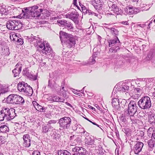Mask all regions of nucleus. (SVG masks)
Listing matches in <instances>:
<instances>
[{
  "mask_svg": "<svg viewBox=\"0 0 155 155\" xmlns=\"http://www.w3.org/2000/svg\"><path fill=\"white\" fill-rule=\"evenodd\" d=\"M68 151L65 150H60L58 152V155H68Z\"/></svg>",
  "mask_w": 155,
  "mask_h": 155,
  "instance_id": "ea45409f",
  "label": "nucleus"
},
{
  "mask_svg": "<svg viewBox=\"0 0 155 155\" xmlns=\"http://www.w3.org/2000/svg\"><path fill=\"white\" fill-rule=\"evenodd\" d=\"M22 64L20 62L18 63L15 66V68L12 71L14 77L18 76L21 71Z\"/></svg>",
  "mask_w": 155,
  "mask_h": 155,
  "instance_id": "9b49d317",
  "label": "nucleus"
},
{
  "mask_svg": "<svg viewBox=\"0 0 155 155\" xmlns=\"http://www.w3.org/2000/svg\"><path fill=\"white\" fill-rule=\"evenodd\" d=\"M34 22L36 23H37L38 24V25H40L42 24H44L46 22V21L44 20H41V21H40L39 22H38V21L35 20Z\"/></svg>",
  "mask_w": 155,
  "mask_h": 155,
  "instance_id": "3c124183",
  "label": "nucleus"
},
{
  "mask_svg": "<svg viewBox=\"0 0 155 155\" xmlns=\"http://www.w3.org/2000/svg\"><path fill=\"white\" fill-rule=\"evenodd\" d=\"M107 41L109 46L111 47L109 49V52L115 53L119 50L121 43L117 37L114 39H108Z\"/></svg>",
  "mask_w": 155,
  "mask_h": 155,
  "instance_id": "39448f33",
  "label": "nucleus"
},
{
  "mask_svg": "<svg viewBox=\"0 0 155 155\" xmlns=\"http://www.w3.org/2000/svg\"><path fill=\"white\" fill-rule=\"evenodd\" d=\"M59 122L61 127L64 129H67L68 124V117H65L61 118Z\"/></svg>",
  "mask_w": 155,
  "mask_h": 155,
  "instance_id": "aec40b11",
  "label": "nucleus"
},
{
  "mask_svg": "<svg viewBox=\"0 0 155 155\" xmlns=\"http://www.w3.org/2000/svg\"><path fill=\"white\" fill-rule=\"evenodd\" d=\"M15 34H13L12 35H10V38L12 40V37L13 40L14 41H16L17 38L15 37Z\"/></svg>",
  "mask_w": 155,
  "mask_h": 155,
  "instance_id": "6e6d98bb",
  "label": "nucleus"
},
{
  "mask_svg": "<svg viewBox=\"0 0 155 155\" xmlns=\"http://www.w3.org/2000/svg\"><path fill=\"white\" fill-rule=\"evenodd\" d=\"M134 115H132L131 114H128V117H129V119L131 120V121L134 120L135 119V117L134 116Z\"/></svg>",
  "mask_w": 155,
  "mask_h": 155,
  "instance_id": "603ef678",
  "label": "nucleus"
},
{
  "mask_svg": "<svg viewBox=\"0 0 155 155\" xmlns=\"http://www.w3.org/2000/svg\"><path fill=\"white\" fill-rule=\"evenodd\" d=\"M151 136L152 139H155V127H154L153 131L152 132V133Z\"/></svg>",
  "mask_w": 155,
  "mask_h": 155,
  "instance_id": "e2e57ef3",
  "label": "nucleus"
},
{
  "mask_svg": "<svg viewBox=\"0 0 155 155\" xmlns=\"http://www.w3.org/2000/svg\"><path fill=\"white\" fill-rule=\"evenodd\" d=\"M143 144L141 142H138L134 146L133 150L134 153L136 154H138L141 151L143 147Z\"/></svg>",
  "mask_w": 155,
  "mask_h": 155,
  "instance_id": "9d476101",
  "label": "nucleus"
},
{
  "mask_svg": "<svg viewBox=\"0 0 155 155\" xmlns=\"http://www.w3.org/2000/svg\"><path fill=\"white\" fill-rule=\"evenodd\" d=\"M71 12L69 14H68V18L70 19H77L78 18V17L79 15L78 13L76 11V10L74 9H71L69 10Z\"/></svg>",
  "mask_w": 155,
  "mask_h": 155,
  "instance_id": "a211bd4d",
  "label": "nucleus"
},
{
  "mask_svg": "<svg viewBox=\"0 0 155 155\" xmlns=\"http://www.w3.org/2000/svg\"><path fill=\"white\" fill-rule=\"evenodd\" d=\"M15 41H17L18 44L20 45H22L23 43V39L20 38H17Z\"/></svg>",
  "mask_w": 155,
  "mask_h": 155,
  "instance_id": "09e8293b",
  "label": "nucleus"
},
{
  "mask_svg": "<svg viewBox=\"0 0 155 155\" xmlns=\"http://www.w3.org/2000/svg\"><path fill=\"white\" fill-rule=\"evenodd\" d=\"M35 108L38 111L41 112L44 111V110L46 109L45 107H43L38 104L37 106H35Z\"/></svg>",
  "mask_w": 155,
  "mask_h": 155,
  "instance_id": "2f4dec72",
  "label": "nucleus"
},
{
  "mask_svg": "<svg viewBox=\"0 0 155 155\" xmlns=\"http://www.w3.org/2000/svg\"><path fill=\"white\" fill-rule=\"evenodd\" d=\"M140 7L141 8H140V9L141 10V9H142L143 8H145V7H149V5L142 4H140Z\"/></svg>",
  "mask_w": 155,
  "mask_h": 155,
  "instance_id": "4d7b16f0",
  "label": "nucleus"
},
{
  "mask_svg": "<svg viewBox=\"0 0 155 155\" xmlns=\"http://www.w3.org/2000/svg\"><path fill=\"white\" fill-rule=\"evenodd\" d=\"M104 151L102 150H99V152H97L98 155H105L104 153Z\"/></svg>",
  "mask_w": 155,
  "mask_h": 155,
  "instance_id": "bf43d9fd",
  "label": "nucleus"
},
{
  "mask_svg": "<svg viewBox=\"0 0 155 155\" xmlns=\"http://www.w3.org/2000/svg\"><path fill=\"white\" fill-rule=\"evenodd\" d=\"M142 155H152L151 154H150V153L148 151H145L144 153Z\"/></svg>",
  "mask_w": 155,
  "mask_h": 155,
  "instance_id": "774afa93",
  "label": "nucleus"
},
{
  "mask_svg": "<svg viewBox=\"0 0 155 155\" xmlns=\"http://www.w3.org/2000/svg\"><path fill=\"white\" fill-rule=\"evenodd\" d=\"M81 20H74V21L75 23L78 24L79 25L81 26V24L80 23V22L81 21Z\"/></svg>",
  "mask_w": 155,
  "mask_h": 155,
  "instance_id": "680f3d73",
  "label": "nucleus"
},
{
  "mask_svg": "<svg viewBox=\"0 0 155 155\" xmlns=\"http://www.w3.org/2000/svg\"><path fill=\"white\" fill-rule=\"evenodd\" d=\"M154 127H150L148 129L147 132L148 135L149 136H151L152 133V132L153 131Z\"/></svg>",
  "mask_w": 155,
  "mask_h": 155,
  "instance_id": "c03bdc74",
  "label": "nucleus"
},
{
  "mask_svg": "<svg viewBox=\"0 0 155 155\" xmlns=\"http://www.w3.org/2000/svg\"><path fill=\"white\" fill-rule=\"evenodd\" d=\"M113 11H114L115 13H117V15H118L119 13H120L119 12V9L117 6L114 8V9Z\"/></svg>",
  "mask_w": 155,
  "mask_h": 155,
  "instance_id": "864d4df0",
  "label": "nucleus"
},
{
  "mask_svg": "<svg viewBox=\"0 0 155 155\" xmlns=\"http://www.w3.org/2000/svg\"><path fill=\"white\" fill-rule=\"evenodd\" d=\"M109 31L111 34L113 36H115V37H117L119 35V31L118 30L114 28H109Z\"/></svg>",
  "mask_w": 155,
  "mask_h": 155,
  "instance_id": "bb28decb",
  "label": "nucleus"
},
{
  "mask_svg": "<svg viewBox=\"0 0 155 155\" xmlns=\"http://www.w3.org/2000/svg\"><path fill=\"white\" fill-rule=\"evenodd\" d=\"M38 6L37 5H34L32 6L31 7H30L29 8H27L28 9L30 10L29 11H36L35 10L37 9H38Z\"/></svg>",
  "mask_w": 155,
  "mask_h": 155,
  "instance_id": "a18cd8bd",
  "label": "nucleus"
},
{
  "mask_svg": "<svg viewBox=\"0 0 155 155\" xmlns=\"http://www.w3.org/2000/svg\"><path fill=\"white\" fill-rule=\"evenodd\" d=\"M15 22V28H16V27H17V28H21V27H23V25L22 23L21 22L19 21V22L18 21H16V20H13Z\"/></svg>",
  "mask_w": 155,
  "mask_h": 155,
  "instance_id": "7c9ffc66",
  "label": "nucleus"
},
{
  "mask_svg": "<svg viewBox=\"0 0 155 155\" xmlns=\"http://www.w3.org/2000/svg\"><path fill=\"white\" fill-rule=\"evenodd\" d=\"M7 27L10 30H16L17 28H15V22L13 20H10L7 23Z\"/></svg>",
  "mask_w": 155,
  "mask_h": 155,
  "instance_id": "b1692460",
  "label": "nucleus"
},
{
  "mask_svg": "<svg viewBox=\"0 0 155 155\" xmlns=\"http://www.w3.org/2000/svg\"><path fill=\"white\" fill-rule=\"evenodd\" d=\"M43 132L46 133L48 132L49 129V128L47 126H44L42 128Z\"/></svg>",
  "mask_w": 155,
  "mask_h": 155,
  "instance_id": "8fccbe9b",
  "label": "nucleus"
},
{
  "mask_svg": "<svg viewBox=\"0 0 155 155\" xmlns=\"http://www.w3.org/2000/svg\"><path fill=\"white\" fill-rule=\"evenodd\" d=\"M154 52L153 50L149 51L147 53L146 58L144 59V61L151 60L154 57Z\"/></svg>",
  "mask_w": 155,
  "mask_h": 155,
  "instance_id": "4be33fe9",
  "label": "nucleus"
},
{
  "mask_svg": "<svg viewBox=\"0 0 155 155\" xmlns=\"http://www.w3.org/2000/svg\"><path fill=\"white\" fill-rule=\"evenodd\" d=\"M134 14H136L140 12V10L138 8H134Z\"/></svg>",
  "mask_w": 155,
  "mask_h": 155,
  "instance_id": "13d9d810",
  "label": "nucleus"
},
{
  "mask_svg": "<svg viewBox=\"0 0 155 155\" xmlns=\"http://www.w3.org/2000/svg\"><path fill=\"white\" fill-rule=\"evenodd\" d=\"M24 9V10H22V13L20 14L21 15V19L22 18L25 19H32L35 18L36 19L40 16L41 13L43 11V9L42 8L40 9L39 11L36 10L35 11H29L30 10L28 9L27 8H25Z\"/></svg>",
  "mask_w": 155,
  "mask_h": 155,
  "instance_id": "f03ea898",
  "label": "nucleus"
},
{
  "mask_svg": "<svg viewBox=\"0 0 155 155\" xmlns=\"http://www.w3.org/2000/svg\"><path fill=\"white\" fill-rule=\"evenodd\" d=\"M148 144L150 150H151L155 147V140H153L152 139L148 141Z\"/></svg>",
  "mask_w": 155,
  "mask_h": 155,
  "instance_id": "cd10ccee",
  "label": "nucleus"
},
{
  "mask_svg": "<svg viewBox=\"0 0 155 155\" xmlns=\"http://www.w3.org/2000/svg\"><path fill=\"white\" fill-rule=\"evenodd\" d=\"M5 140V137L2 136H0V143H4Z\"/></svg>",
  "mask_w": 155,
  "mask_h": 155,
  "instance_id": "5fc2aeb1",
  "label": "nucleus"
},
{
  "mask_svg": "<svg viewBox=\"0 0 155 155\" xmlns=\"http://www.w3.org/2000/svg\"><path fill=\"white\" fill-rule=\"evenodd\" d=\"M120 106H121L123 108H125V106H127L128 105L125 99L121 100L120 99Z\"/></svg>",
  "mask_w": 155,
  "mask_h": 155,
  "instance_id": "473e14b6",
  "label": "nucleus"
},
{
  "mask_svg": "<svg viewBox=\"0 0 155 155\" xmlns=\"http://www.w3.org/2000/svg\"><path fill=\"white\" fill-rule=\"evenodd\" d=\"M108 5L110 9L112 11H113L117 6L115 4H113L112 2L110 1L108 2Z\"/></svg>",
  "mask_w": 155,
  "mask_h": 155,
  "instance_id": "72a5a7b5",
  "label": "nucleus"
},
{
  "mask_svg": "<svg viewBox=\"0 0 155 155\" xmlns=\"http://www.w3.org/2000/svg\"><path fill=\"white\" fill-rule=\"evenodd\" d=\"M23 75L26 76L28 77H29L30 78H31L29 74V72L27 71V70L26 68H25L23 70Z\"/></svg>",
  "mask_w": 155,
  "mask_h": 155,
  "instance_id": "49530a36",
  "label": "nucleus"
},
{
  "mask_svg": "<svg viewBox=\"0 0 155 155\" xmlns=\"http://www.w3.org/2000/svg\"><path fill=\"white\" fill-rule=\"evenodd\" d=\"M27 86V84L25 82H19L18 84V91L20 92L23 93L24 91L25 88L26 86Z\"/></svg>",
  "mask_w": 155,
  "mask_h": 155,
  "instance_id": "412c9836",
  "label": "nucleus"
},
{
  "mask_svg": "<svg viewBox=\"0 0 155 155\" xmlns=\"http://www.w3.org/2000/svg\"><path fill=\"white\" fill-rule=\"evenodd\" d=\"M119 118L120 122L124 123L127 121V117L124 114H122Z\"/></svg>",
  "mask_w": 155,
  "mask_h": 155,
  "instance_id": "f704fd0d",
  "label": "nucleus"
},
{
  "mask_svg": "<svg viewBox=\"0 0 155 155\" xmlns=\"http://www.w3.org/2000/svg\"><path fill=\"white\" fill-rule=\"evenodd\" d=\"M120 100L117 98H113L111 103L113 108L115 110H120Z\"/></svg>",
  "mask_w": 155,
  "mask_h": 155,
  "instance_id": "4468645a",
  "label": "nucleus"
},
{
  "mask_svg": "<svg viewBox=\"0 0 155 155\" xmlns=\"http://www.w3.org/2000/svg\"><path fill=\"white\" fill-rule=\"evenodd\" d=\"M73 124V126H74L72 127L73 130H77V128L75 129V127H74V126H75V127H76V125L77 124V121L73 117H72L71 118L68 117V124Z\"/></svg>",
  "mask_w": 155,
  "mask_h": 155,
  "instance_id": "393cba45",
  "label": "nucleus"
},
{
  "mask_svg": "<svg viewBox=\"0 0 155 155\" xmlns=\"http://www.w3.org/2000/svg\"><path fill=\"white\" fill-rule=\"evenodd\" d=\"M57 121L55 120H52L49 121L48 122V125L49 124H54L56 123Z\"/></svg>",
  "mask_w": 155,
  "mask_h": 155,
  "instance_id": "69168bd1",
  "label": "nucleus"
},
{
  "mask_svg": "<svg viewBox=\"0 0 155 155\" xmlns=\"http://www.w3.org/2000/svg\"><path fill=\"white\" fill-rule=\"evenodd\" d=\"M23 93H25L28 96H31L33 93L32 88L27 84V86H26V88H25L24 91Z\"/></svg>",
  "mask_w": 155,
  "mask_h": 155,
  "instance_id": "5701e85b",
  "label": "nucleus"
},
{
  "mask_svg": "<svg viewBox=\"0 0 155 155\" xmlns=\"http://www.w3.org/2000/svg\"><path fill=\"white\" fill-rule=\"evenodd\" d=\"M14 108L4 107L0 111V121H3L4 119L10 120L13 119L16 116Z\"/></svg>",
  "mask_w": 155,
  "mask_h": 155,
  "instance_id": "f257e3e1",
  "label": "nucleus"
},
{
  "mask_svg": "<svg viewBox=\"0 0 155 155\" xmlns=\"http://www.w3.org/2000/svg\"><path fill=\"white\" fill-rule=\"evenodd\" d=\"M137 104L141 109L147 110L151 106V101L150 97L147 96L142 97L138 102Z\"/></svg>",
  "mask_w": 155,
  "mask_h": 155,
  "instance_id": "423d86ee",
  "label": "nucleus"
},
{
  "mask_svg": "<svg viewBox=\"0 0 155 155\" xmlns=\"http://www.w3.org/2000/svg\"><path fill=\"white\" fill-rule=\"evenodd\" d=\"M145 130H139L137 131V135L140 137H143L144 135Z\"/></svg>",
  "mask_w": 155,
  "mask_h": 155,
  "instance_id": "79ce46f5",
  "label": "nucleus"
},
{
  "mask_svg": "<svg viewBox=\"0 0 155 155\" xmlns=\"http://www.w3.org/2000/svg\"><path fill=\"white\" fill-rule=\"evenodd\" d=\"M25 102V101L22 97L17 95L16 104H22Z\"/></svg>",
  "mask_w": 155,
  "mask_h": 155,
  "instance_id": "c756f323",
  "label": "nucleus"
},
{
  "mask_svg": "<svg viewBox=\"0 0 155 155\" xmlns=\"http://www.w3.org/2000/svg\"><path fill=\"white\" fill-rule=\"evenodd\" d=\"M59 37L61 43L63 46L68 47V34L63 31H61L59 33Z\"/></svg>",
  "mask_w": 155,
  "mask_h": 155,
  "instance_id": "6e6552de",
  "label": "nucleus"
},
{
  "mask_svg": "<svg viewBox=\"0 0 155 155\" xmlns=\"http://www.w3.org/2000/svg\"><path fill=\"white\" fill-rule=\"evenodd\" d=\"M24 142L23 145L26 147H28L31 145V140L29 135L28 134L24 135L23 136Z\"/></svg>",
  "mask_w": 155,
  "mask_h": 155,
  "instance_id": "ddd939ff",
  "label": "nucleus"
},
{
  "mask_svg": "<svg viewBox=\"0 0 155 155\" xmlns=\"http://www.w3.org/2000/svg\"><path fill=\"white\" fill-rule=\"evenodd\" d=\"M99 140L96 139H94L90 136L85 137L84 139L85 144L87 145H93L95 147L97 145L96 143L99 141Z\"/></svg>",
  "mask_w": 155,
  "mask_h": 155,
  "instance_id": "1a4fd4ad",
  "label": "nucleus"
},
{
  "mask_svg": "<svg viewBox=\"0 0 155 155\" xmlns=\"http://www.w3.org/2000/svg\"><path fill=\"white\" fill-rule=\"evenodd\" d=\"M34 41L37 42L38 47L40 49V51L41 53H42L43 54L47 55L52 52V49L49 43L46 41L39 39H35Z\"/></svg>",
  "mask_w": 155,
  "mask_h": 155,
  "instance_id": "7ed1b4c3",
  "label": "nucleus"
},
{
  "mask_svg": "<svg viewBox=\"0 0 155 155\" xmlns=\"http://www.w3.org/2000/svg\"><path fill=\"white\" fill-rule=\"evenodd\" d=\"M51 101H61L60 98L57 96L51 97L50 98Z\"/></svg>",
  "mask_w": 155,
  "mask_h": 155,
  "instance_id": "a19ab883",
  "label": "nucleus"
},
{
  "mask_svg": "<svg viewBox=\"0 0 155 155\" xmlns=\"http://www.w3.org/2000/svg\"><path fill=\"white\" fill-rule=\"evenodd\" d=\"M16 94H11L9 95L6 98V102L8 104H16Z\"/></svg>",
  "mask_w": 155,
  "mask_h": 155,
  "instance_id": "f3484780",
  "label": "nucleus"
},
{
  "mask_svg": "<svg viewBox=\"0 0 155 155\" xmlns=\"http://www.w3.org/2000/svg\"><path fill=\"white\" fill-rule=\"evenodd\" d=\"M68 46L69 48H71L74 46L76 44V40L77 39V37L73 36L71 34H68Z\"/></svg>",
  "mask_w": 155,
  "mask_h": 155,
  "instance_id": "6ab92c4d",
  "label": "nucleus"
},
{
  "mask_svg": "<svg viewBox=\"0 0 155 155\" xmlns=\"http://www.w3.org/2000/svg\"><path fill=\"white\" fill-rule=\"evenodd\" d=\"M72 150L73 152H76L75 153L77 154V155H87L86 154V149L81 147H77L73 148Z\"/></svg>",
  "mask_w": 155,
  "mask_h": 155,
  "instance_id": "f8f14e48",
  "label": "nucleus"
},
{
  "mask_svg": "<svg viewBox=\"0 0 155 155\" xmlns=\"http://www.w3.org/2000/svg\"><path fill=\"white\" fill-rule=\"evenodd\" d=\"M32 155H40V152L38 151H35L33 152Z\"/></svg>",
  "mask_w": 155,
  "mask_h": 155,
  "instance_id": "0e129e2a",
  "label": "nucleus"
},
{
  "mask_svg": "<svg viewBox=\"0 0 155 155\" xmlns=\"http://www.w3.org/2000/svg\"><path fill=\"white\" fill-rule=\"evenodd\" d=\"M74 27H73L72 24L71 23H69L68 24V31H70V32H73V33H72V34H74Z\"/></svg>",
  "mask_w": 155,
  "mask_h": 155,
  "instance_id": "e433bc0d",
  "label": "nucleus"
},
{
  "mask_svg": "<svg viewBox=\"0 0 155 155\" xmlns=\"http://www.w3.org/2000/svg\"><path fill=\"white\" fill-rule=\"evenodd\" d=\"M81 133L84 134V136H86V137L89 136V134L86 132L85 130H84Z\"/></svg>",
  "mask_w": 155,
  "mask_h": 155,
  "instance_id": "052dcab7",
  "label": "nucleus"
},
{
  "mask_svg": "<svg viewBox=\"0 0 155 155\" xmlns=\"http://www.w3.org/2000/svg\"><path fill=\"white\" fill-rule=\"evenodd\" d=\"M9 129L8 127L4 124H0V131L3 133H6L8 132Z\"/></svg>",
  "mask_w": 155,
  "mask_h": 155,
  "instance_id": "a878e982",
  "label": "nucleus"
},
{
  "mask_svg": "<svg viewBox=\"0 0 155 155\" xmlns=\"http://www.w3.org/2000/svg\"><path fill=\"white\" fill-rule=\"evenodd\" d=\"M138 107L136 102L130 101L128 105L127 111L129 114L134 115L137 111Z\"/></svg>",
  "mask_w": 155,
  "mask_h": 155,
  "instance_id": "0eeeda50",
  "label": "nucleus"
},
{
  "mask_svg": "<svg viewBox=\"0 0 155 155\" xmlns=\"http://www.w3.org/2000/svg\"><path fill=\"white\" fill-rule=\"evenodd\" d=\"M104 3L102 0H95L92 4L95 8L98 11L101 10L102 9V5Z\"/></svg>",
  "mask_w": 155,
  "mask_h": 155,
  "instance_id": "2eb2a0df",
  "label": "nucleus"
},
{
  "mask_svg": "<svg viewBox=\"0 0 155 155\" xmlns=\"http://www.w3.org/2000/svg\"><path fill=\"white\" fill-rule=\"evenodd\" d=\"M88 12L89 14V15H94L95 16L98 17V18L100 19L101 18V16L100 14H97L96 13L91 10L88 11Z\"/></svg>",
  "mask_w": 155,
  "mask_h": 155,
  "instance_id": "c9c22d12",
  "label": "nucleus"
},
{
  "mask_svg": "<svg viewBox=\"0 0 155 155\" xmlns=\"http://www.w3.org/2000/svg\"><path fill=\"white\" fill-rule=\"evenodd\" d=\"M95 58L91 57L89 59V64H94L95 62Z\"/></svg>",
  "mask_w": 155,
  "mask_h": 155,
  "instance_id": "de8ad7c7",
  "label": "nucleus"
},
{
  "mask_svg": "<svg viewBox=\"0 0 155 155\" xmlns=\"http://www.w3.org/2000/svg\"><path fill=\"white\" fill-rule=\"evenodd\" d=\"M129 87L127 84L123 83L122 85L119 86H117L116 88L117 91L122 92H128L129 90Z\"/></svg>",
  "mask_w": 155,
  "mask_h": 155,
  "instance_id": "dca6fc26",
  "label": "nucleus"
},
{
  "mask_svg": "<svg viewBox=\"0 0 155 155\" xmlns=\"http://www.w3.org/2000/svg\"><path fill=\"white\" fill-rule=\"evenodd\" d=\"M11 7L4 5L0 6V14L1 16L4 15L6 19L9 18H17L21 19V15H19L18 16H14L10 14L11 12Z\"/></svg>",
  "mask_w": 155,
  "mask_h": 155,
  "instance_id": "20e7f679",
  "label": "nucleus"
},
{
  "mask_svg": "<svg viewBox=\"0 0 155 155\" xmlns=\"http://www.w3.org/2000/svg\"><path fill=\"white\" fill-rule=\"evenodd\" d=\"M65 20H58V22L59 24V26L62 25H64V26H67V23H66L67 21Z\"/></svg>",
  "mask_w": 155,
  "mask_h": 155,
  "instance_id": "58836bf2",
  "label": "nucleus"
},
{
  "mask_svg": "<svg viewBox=\"0 0 155 155\" xmlns=\"http://www.w3.org/2000/svg\"><path fill=\"white\" fill-rule=\"evenodd\" d=\"M133 8V7H130L128 8L127 9V12L128 14L131 15L134 14Z\"/></svg>",
  "mask_w": 155,
  "mask_h": 155,
  "instance_id": "37998d69",
  "label": "nucleus"
},
{
  "mask_svg": "<svg viewBox=\"0 0 155 155\" xmlns=\"http://www.w3.org/2000/svg\"><path fill=\"white\" fill-rule=\"evenodd\" d=\"M153 80V78H147V82H150L152 81Z\"/></svg>",
  "mask_w": 155,
  "mask_h": 155,
  "instance_id": "338daca9",
  "label": "nucleus"
},
{
  "mask_svg": "<svg viewBox=\"0 0 155 155\" xmlns=\"http://www.w3.org/2000/svg\"><path fill=\"white\" fill-rule=\"evenodd\" d=\"M7 92L6 89L2 85L0 84V94H1L5 93Z\"/></svg>",
  "mask_w": 155,
  "mask_h": 155,
  "instance_id": "4c0bfd02",
  "label": "nucleus"
},
{
  "mask_svg": "<svg viewBox=\"0 0 155 155\" xmlns=\"http://www.w3.org/2000/svg\"><path fill=\"white\" fill-rule=\"evenodd\" d=\"M150 113L149 114V122L152 124H155V114H153L150 112Z\"/></svg>",
  "mask_w": 155,
  "mask_h": 155,
  "instance_id": "c85d7f7f",
  "label": "nucleus"
}]
</instances>
